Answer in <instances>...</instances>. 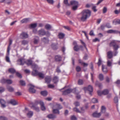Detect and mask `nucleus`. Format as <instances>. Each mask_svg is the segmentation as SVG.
<instances>
[{
  "label": "nucleus",
  "instance_id": "nucleus-1",
  "mask_svg": "<svg viewBox=\"0 0 120 120\" xmlns=\"http://www.w3.org/2000/svg\"><path fill=\"white\" fill-rule=\"evenodd\" d=\"M32 68L33 70L32 72V75L33 76L38 75L39 76L42 78H43L44 77V75L41 72H38L36 69H38V66L35 64H33L32 65Z\"/></svg>",
  "mask_w": 120,
  "mask_h": 120
},
{
  "label": "nucleus",
  "instance_id": "nucleus-2",
  "mask_svg": "<svg viewBox=\"0 0 120 120\" xmlns=\"http://www.w3.org/2000/svg\"><path fill=\"white\" fill-rule=\"evenodd\" d=\"M91 12L89 10H83L81 13L82 16L81 18V20L83 21H85L90 15Z\"/></svg>",
  "mask_w": 120,
  "mask_h": 120
},
{
  "label": "nucleus",
  "instance_id": "nucleus-3",
  "mask_svg": "<svg viewBox=\"0 0 120 120\" xmlns=\"http://www.w3.org/2000/svg\"><path fill=\"white\" fill-rule=\"evenodd\" d=\"M73 92L76 94V97L78 99H79L80 98V96L79 94V93L76 92L75 89H69L66 90L63 92V94L64 95H66L71 93Z\"/></svg>",
  "mask_w": 120,
  "mask_h": 120
},
{
  "label": "nucleus",
  "instance_id": "nucleus-4",
  "mask_svg": "<svg viewBox=\"0 0 120 120\" xmlns=\"http://www.w3.org/2000/svg\"><path fill=\"white\" fill-rule=\"evenodd\" d=\"M24 112L27 113V116L29 118L31 117L33 115V111H30L28 108H25Z\"/></svg>",
  "mask_w": 120,
  "mask_h": 120
},
{
  "label": "nucleus",
  "instance_id": "nucleus-5",
  "mask_svg": "<svg viewBox=\"0 0 120 120\" xmlns=\"http://www.w3.org/2000/svg\"><path fill=\"white\" fill-rule=\"evenodd\" d=\"M70 4L72 5L73 6L72 8L73 10L75 11L77 9L78 5V2L77 1L74 0L71 1L70 2Z\"/></svg>",
  "mask_w": 120,
  "mask_h": 120
},
{
  "label": "nucleus",
  "instance_id": "nucleus-6",
  "mask_svg": "<svg viewBox=\"0 0 120 120\" xmlns=\"http://www.w3.org/2000/svg\"><path fill=\"white\" fill-rule=\"evenodd\" d=\"M110 46H113L114 49L115 50H117L119 48V46L116 44V41L114 40L112 41L110 43Z\"/></svg>",
  "mask_w": 120,
  "mask_h": 120
},
{
  "label": "nucleus",
  "instance_id": "nucleus-7",
  "mask_svg": "<svg viewBox=\"0 0 120 120\" xmlns=\"http://www.w3.org/2000/svg\"><path fill=\"white\" fill-rule=\"evenodd\" d=\"M35 103L37 104H39L41 106V109L43 111H45L46 108L44 106L43 102L41 100L37 101H35Z\"/></svg>",
  "mask_w": 120,
  "mask_h": 120
},
{
  "label": "nucleus",
  "instance_id": "nucleus-8",
  "mask_svg": "<svg viewBox=\"0 0 120 120\" xmlns=\"http://www.w3.org/2000/svg\"><path fill=\"white\" fill-rule=\"evenodd\" d=\"M52 109H60L63 108V107L57 103H54L52 105Z\"/></svg>",
  "mask_w": 120,
  "mask_h": 120
},
{
  "label": "nucleus",
  "instance_id": "nucleus-9",
  "mask_svg": "<svg viewBox=\"0 0 120 120\" xmlns=\"http://www.w3.org/2000/svg\"><path fill=\"white\" fill-rule=\"evenodd\" d=\"M83 89L85 91H86L87 90H88L90 92L89 94L91 95H92V93L91 92H92L93 89L92 86H91L89 85L87 87H85L83 88Z\"/></svg>",
  "mask_w": 120,
  "mask_h": 120
},
{
  "label": "nucleus",
  "instance_id": "nucleus-10",
  "mask_svg": "<svg viewBox=\"0 0 120 120\" xmlns=\"http://www.w3.org/2000/svg\"><path fill=\"white\" fill-rule=\"evenodd\" d=\"M9 47L7 49V54L6 56L5 57V60L8 63H10L11 62L10 58L8 56L9 54L10 49Z\"/></svg>",
  "mask_w": 120,
  "mask_h": 120
},
{
  "label": "nucleus",
  "instance_id": "nucleus-11",
  "mask_svg": "<svg viewBox=\"0 0 120 120\" xmlns=\"http://www.w3.org/2000/svg\"><path fill=\"white\" fill-rule=\"evenodd\" d=\"M7 102L8 104H11L13 105H15L18 104V103L15 100L13 99H11L8 101Z\"/></svg>",
  "mask_w": 120,
  "mask_h": 120
},
{
  "label": "nucleus",
  "instance_id": "nucleus-12",
  "mask_svg": "<svg viewBox=\"0 0 120 120\" xmlns=\"http://www.w3.org/2000/svg\"><path fill=\"white\" fill-rule=\"evenodd\" d=\"M37 104L35 102V104L33 103H31L30 105V106L31 108H33V109L35 110L36 111L38 112L39 111V109L38 107H36V105Z\"/></svg>",
  "mask_w": 120,
  "mask_h": 120
},
{
  "label": "nucleus",
  "instance_id": "nucleus-13",
  "mask_svg": "<svg viewBox=\"0 0 120 120\" xmlns=\"http://www.w3.org/2000/svg\"><path fill=\"white\" fill-rule=\"evenodd\" d=\"M20 37L22 38L25 39L28 37V35L27 33L23 32L21 34Z\"/></svg>",
  "mask_w": 120,
  "mask_h": 120
},
{
  "label": "nucleus",
  "instance_id": "nucleus-14",
  "mask_svg": "<svg viewBox=\"0 0 120 120\" xmlns=\"http://www.w3.org/2000/svg\"><path fill=\"white\" fill-rule=\"evenodd\" d=\"M38 34L40 36H43L45 35V31L44 29H41L39 30L38 32Z\"/></svg>",
  "mask_w": 120,
  "mask_h": 120
},
{
  "label": "nucleus",
  "instance_id": "nucleus-15",
  "mask_svg": "<svg viewBox=\"0 0 120 120\" xmlns=\"http://www.w3.org/2000/svg\"><path fill=\"white\" fill-rule=\"evenodd\" d=\"M101 115V112L98 113L96 112H94L92 114L93 116L95 117H99Z\"/></svg>",
  "mask_w": 120,
  "mask_h": 120
},
{
  "label": "nucleus",
  "instance_id": "nucleus-16",
  "mask_svg": "<svg viewBox=\"0 0 120 120\" xmlns=\"http://www.w3.org/2000/svg\"><path fill=\"white\" fill-rule=\"evenodd\" d=\"M81 111H80L76 107L74 108L73 109V110L74 111L77 112L81 113L82 112H83L84 111V110L83 109V107H81Z\"/></svg>",
  "mask_w": 120,
  "mask_h": 120
},
{
  "label": "nucleus",
  "instance_id": "nucleus-17",
  "mask_svg": "<svg viewBox=\"0 0 120 120\" xmlns=\"http://www.w3.org/2000/svg\"><path fill=\"white\" fill-rule=\"evenodd\" d=\"M30 87L29 89V91L32 93H35V90L34 88V86L31 84H30Z\"/></svg>",
  "mask_w": 120,
  "mask_h": 120
},
{
  "label": "nucleus",
  "instance_id": "nucleus-18",
  "mask_svg": "<svg viewBox=\"0 0 120 120\" xmlns=\"http://www.w3.org/2000/svg\"><path fill=\"white\" fill-rule=\"evenodd\" d=\"M18 64L20 65H23L24 63V60L22 58L19 59L18 61Z\"/></svg>",
  "mask_w": 120,
  "mask_h": 120
},
{
  "label": "nucleus",
  "instance_id": "nucleus-19",
  "mask_svg": "<svg viewBox=\"0 0 120 120\" xmlns=\"http://www.w3.org/2000/svg\"><path fill=\"white\" fill-rule=\"evenodd\" d=\"M45 80L47 84H49L51 81V77L49 76H47L45 78Z\"/></svg>",
  "mask_w": 120,
  "mask_h": 120
},
{
  "label": "nucleus",
  "instance_id": "nucleus-20",
  "mask_svg": "<svg viewBox=\"0 0 120 120\" xmlns=\"http://www.w3.org/2000/svg\"><path fill=\"white\" fill-rule=\"evenodd\" d=\"M52 112L54 114H59L60 113V112L59 111L60 109H52Z\"/></svg>",
  "mask_w": 120,
  "mask_h": 120
},
{
  "label": "nucleus",
  "instance_id": "nucleus-21",
  "mask_svg": "<svg viewBox=\"0 0 120 120\" xmlns=\"http://www.w3.org/2000/svg\"><path fill=\"white\" fill-rule=\"evenodd\" d=\"M30 21V19L29 18H26L23 19L21 21L22 23H26Z\"/></svg>",
  "mask_w": 120,
  "mask_h": 120
},
{
  "label": "nucleus",
  "instance_id": "nucleus-22",
  "mask_svg": "<svg viewBox=\"0 0 120 120\" xmlns=\"http://www.w3.org/2000/svg\"><path fill=\"white\" fill-rule=\"evenodd\" d=\"M102 68L103 71L105 73H106L108 72V70L106 66L102 65Z\"/></svg>",
  "mask_w": 120,
  "mask_h": 120
},
{
  "label": "nucleus",
  "instance_id": "nucleus-23",
  "mask_svg": "<svg viewBox=\"0 0 120 120\" xmlns=\"http://www.w3.org/2000/svg\"><path fill=\"white\" fill-rule=\"evenodd\" d=\"M0 103L1 105V106L3 108H4L6 107L5 105V101L2 99L0 100Z\"/></svg>",
  "mask_w": 120,
  "mask_h": 120
},
{
  "label": "nucleus",
  "instance_id": "nucleus-24",
  "mask_svg": "<svg viewBox=\"0 0 120 120\" xmlns=\"http://www.w3.org/2000/svg\"><path fill=\"white\" fill-rule=\"evenodd\" d=\"M56 117L55 115L52 114H49L47 116V117L50 119H54L56 118Z\"/></svg>",
  "mask_w": 120,
  "mask_h": 120
},
{
  "label": "nucleus",
  "instance_id": "nucleus-25",
  "mask_svg": "<svg viewBox=\"0 0 120 120\" xmlns=\"http://www.w3.org/2000/svg\"><path fill=\"white\" fill-rule=\"evenodd\" d=\"M59 80L58 77L57 76L54 77L53 79V81L54 83H56Z\"/></svg>",
  "mask_w": 120,
  "mask_h": 120
},
{
  "label": "nucleus",
  "instance_id": "nucleus-26",
  "mask_svg": "<svg viewBox=\"0 0 120 120\" xmlns=\"http://www.w3.org/2000/svg\"><path fill=\"white\" fill-rule=\"evenodd\" d=\"M7 88L8 90L10 92H12L14 90V88L10 86H7Z\"/></svg>",
  "mask_w": 120,
  "mask_h": 120
},
{
  "label": "nucleus",
  "instance_id": "nucleus-27",
  "mask_svg": "<svg viewBox=\"0 0 120 120\" xmlns=\"http://www.w3.org/2000/svg\"><path fill=\"white\" fill-rule=\"evenodd\" d=\"M112 52L111 51H109L108 52L107 56L109 58H111L112 57Z\"/></svg>",
  "mask_w": 120,
  "mask_h": 120
},
{
  "label": "nucleus",
  "instance_id": "nucleus-28",
  "mask_svg": "<svg viewBox=\"0 0 120 120\" xmlns=\"http://www.w3.org/2000/svg\"><path fill=\"white\" fill-rule=\"evenodd\" d=\"M39 38L38 37H36L34 38V44H37L39 41Z\"/></svg>",
  "mask_w": 120,
  "mask_h": 120
},
{
  "label": "nucleus",
  "instance_id": "nucleus-29",
  "mask_svg": "<svg viewBox=\"0 0 120 120\" xmlns=\"http://www.w3.org/2000/svg\"><path fill=\"white\" fill-rule=\"evenodd\" d=\"M107 32L108 33H117L118 31L115 30H110L108 31Z\"/></svg>",
  "mask_w": 120,
  "mask_h": 120
},
{
  "label": "nucleus",
  "instance_id": "nucleus-30",
  "mask_svg": "<svg viewBox=\"0 0 120 120\" xmlns=\"http://www.w3.org/2000/svg\"><path fill=\"white\" fill-rule=\"evenodd\" d=\"M55 59L56 61H59L61 60V57L60 55H57L55 56Z\"/></svg>",
  "mask_w": 120,
  "mask_h": 120
},
{
  "label": "nucleus",
  "instance_id": "nucleus-31",
  "mask_svg": "<svg viewBox=\"0 0 120 120\" xmlns=\"http://www.w3.org/2000/svg\"><path fill=\"white\" fill-rule=\"evenodd\" d=\"M52 48L54 50H56L57 48V45L55 43H52L51 45Z\"/></svg>",
  "mask_w": 120,
  "mask_h": 120
},
{
  "label": "nucleus",
  "instance_id": "nucleus-32",
  "mask_svg": "<svg viewBox=\"0 0 120 120\" xmlns=\"http://www.w3.org/2000/svg\"><path fill=\"white\" fill-rule=\"evenodd\" d=\"M45 28L47 30H49L52 28V26L49 24L46 25L45 26Z\"/></svg>",
  "mask_w": 120,
  "mask_h": 120
},
{
  "label": "nucleus",
  "instance_id": "nucleus-33",
  "mask_svg": "<svg viewBox=\"0 0 120 120\" xmlns=\"http://www.w3.org/2000/svg\"><path fill=\"white\" fill-rule=\"evenodd\" d=\"M64 35L63 33H60L58 35V37L60 39L63 38L64 37Z\"/></svg>",
  "mask_w": 120,
  "mask_h": 120
},
{
  "label": "nucleus",
  "instance_id": "nucleus-34",
  "mask_svg": "<svg viewBox=\"0 0 120 120\" xmlns=\"http://www.w3.org/2000/svg\"><path fill=\"white\" fill-rule=\"evenodd\" d=\"M42 41L45 43L48 42L49 40L48 39L45 38H43L42 39Z\"/></svg>",
  "mask_w": 120,
  "mask_h": 120
},
{
  "label": "nucleus",
  "instance_id": "nucleus-35",
  "mask_svg": "<svg viewBox=\"0 0 120 120\" xmlns=\"http://www.w3.org/2000/svg\"><path fill=\"white\" fill-rule=\"evenodd\" d=\"M106 111V108L104 106H102L101 107V112L102 113H105Z\"/></svg>",
  "mask_w": 120,
  "mask_h": 120
},
{
  "label": "nucleus",
  "instance_id": "nucleus-36",
  "mask_svg": "<svg viewBox=\"0 0 120 120\" xmlns=\"http://www.w3.org/2000/svg\"><path fill=\"white\" fill-rule=\"evenodd\" d=\"M41 94L42 95L45 96L47 95V91H42L41 92Z\"/></svg>",
  "mask_w": 120,
  "mask_h": 120
},
{
  "label": "nucleus",
  "instance_id": "nucleus-37",
  "mask_svg": "<svg viewBox=\"0 0 120 120\" xmlns=\"http://www.w3.org/2000/svg\"><path fill=\"white\" fill-rule=\"evenodd\" d=\"M109 93L108 90L107 89H105L102 91V94L103 95H106Z\"/></svg>",
  "mask_w": 120,
  "mask_h": 120
},
{
  "label": "nucleus",
  "instance_id": "nucleus-38",
  "mask_svg": "<svg viewBox=\"0 0 120 120\" xmlns=\"http://www.w3.org/2000/svg\"><path fill=\"white\" fill-rule=\"evenodd\" d=\"M99 78L100 80L101 81L103 80L104 79L103 75L102 74H100L99 75Z\"/></svg>",
  "mask_w": 120,
  "mask_h": 120
},
{
  "label": "nucleus",
  "instance_id": "nucleus-39",
  "mask_svg": "<svg viewBox=\"0 0 120 120\" xmlns=\"http://www.w3.org/2000/svg\"><path fill=\"white\" fill-rule=\"evenodd\" d=\"M26 63L28 65H29L32 64V62L31 60H29L27 61Z\"/></svg>",
  "mask_w": 120,
  "mask_h": 120
},
{
  "label": "nucleus",
  "instance_id": "nucleus-40",
  "mask_svg": "<svg viewBox=\"0 0 120 120\" xmlns=\"http://www.w3.org/2000/svg\"><path fill=\"white\" fill-rule=\"evenodd\" d=\"M9 71L11 73H14L15 72V70L13 68H10L9 70Z\"/></svg>",
  "mask_w": 120,
  "mask_h": 120
},
{
  "label": "nucleus",
  "instance_id": "nucleus-41",
  "mask_svg": "<svg viewBox=\"0 0 120 120\" xmlns=\"http://www.w3.org/2000/svg\"><path fill=\"white\" fill-rule=\"evenodd\" d=\"M28 42V41L26 40H23L22 42V44L24 45H25L27 44Z\"/></svg>",
  "mask_w": 120,
  "mask_h": 120
},
{
  "label": "nucleus",
  "instance_id": "nucleus-42",
  "mask_svg": "<svg viewBox=\"0 0 120 120\" xmlns=\"http://www.w3.org/2000/svg\"><path fill=\"white\" fill-rule=\"evenodd\" d=\"M92 102L93 103H96L98 102V100L97 99L94 98L92 99Z\"/></svg>",
  "mask_w": 120,
  "mask_h": 120
},
{
  "label": "nucleus",
  "instance_id": "nucleus-43",
  "mask_svg": "<svg viewBox=\"0 0 120 120\" xmlns=\"http://www.w3.org/2000/svg\"><path fill=\"white\" fill-rule=\"evenodd\" d=\"M47 1L49 3L52 4L54 3V1L53 0H47Z\"/></svg>",
  "mask_w": 120,
  "mask_h": 120
},
{
  "label": "nucleus",
  "instance_id": "nucleus-44",
  "mask_svg": "<svg viewBox=\"0 0 120 120\" xmlns=\"http://www.w3.org/2000/svg\"><path fill=\"white\" fill-rule=\"evenodd\" d=\"M78 83L79 85H82L83 83V81L82 79H79L78 81Z\"/></svg>",
  "mask_w": 120,
  "mask_h": 120
},
{
  "label": "nucleus",
  "instance_id": "nucleus-45",
  "mask_svg": "<svg viewBox=\"0 0 120 120\" xmlns=\"http://www.w3.org/2000/svg\"><path fill=\"white\" fill-rule=\"evenodd\" d=\"M30 26L31 27L34 28L37 26V24L36 23H34L31 24Z\"/></svg>",
  "mask_w": 120,
  "mask_h": 120
},
{
  "label": "nucleus",
  "instance_id": "nucleus-46",
  "mask_svg": "<svg viewBox=\"0 0 120 120\" xmlns=\"http://www.w3.org/2000/svg\"><path fill=\"white\" fill-rule=\"evenodd\" d=\"M12 82V81L11 80L9 79L7 80L6 83L8 84H11Z\"/></svg>",
  "mask_w": 120,
  "mask_h": 120
},
{
  "label": "nucleus",
  "instance_id": "nucleus-47",
  "mask_svg": "<svg viewBox=\"0 0 120 120\" xmlns=\"http://www.w3.org/2000/svg\"><path fill=\"white\" fill-rule=\"evenodd\" d=\"M74 49L75 51H77L79 50V48L78 45H75L74 46Z\"/></svg>",
  "mask_w": 120,
  "mask_h": 120
},
{
  "label": "nucleus",
  "instance_id": "nucleus-48",
  "mask_svg": "<svg viewBox=\"0 0 120 120\" xmlns=\"http://www.w3.org/2000/svg\"><path fill=\"white\" fill-rule=\"evenodd\" d=\"M114 102L116 103H117L118 102V98L117 96H116L114 98Z\"/></svg>",
  "mask_w": 120,
  "mask_h": 120
},
{
  "label": "nucleus",
  "instance_id": "nucleus-49",
  "mask_svg": "<svg viewBox=\"0 0 120 120\" xmlns=\"http://www.w3.org/2000/svg\"><path fill=\"white\" fill-rule=\"evenodd\" d=\"M92 9L94 11L96 12L97 11V10L96 9V6L93 4V6H92Z\"/></svg>",
  "mask_w": 120,
  "mask_h": 120
},
{
  "label": "nucleus",
  "instance_id": "nucleus-50",
  "mask_svg": "<svg viewBox=\"0 0 120 120\" xmlns=\"http://www.w3.org/2000/svg\"><path fill=\"white\" fill-rule=\"evenodd\" d=\"M7 79H2L1 80V82L2 83H6Z\"/></svg>",
  "mask_w": 120,
  "mask_h": 120
},
{
  "label": "nucleus",
  "instance_id": "nucleus-51",
  "mask_svg": "<svg viewBox=\"0 0 120 120\" xmlns=\"http://www.w3.org/2000/svg\"><path fill=\"white\" fill-rule=\"evenodd\" d=\"M5 90L4 88L3 87H0V93H2Z\"/></svg>",
  "mask_w": 120,
  "mask_h": 120
},
{
  "label": "nucleus",
  "instance_id": "nucleus-52",
  "mask_svg": "<svg viewBox=\"0 0 120 120\" xmlns=\"http://www.w3.org/2000/svg\"><path fill=\"white\" fill-rule=\"evenodd\" d=\"M20 84L22 86H24L25 84V82L23 80L20 81Z\"/></svg>",
  "mask_w": 120,
  "mask_h": 120
},
{
  "label": "nucleus",
  "instance_id": "nucleus-53",
  "mask_svg": "<svg viewBox=\"0 0 120 120\" xmlns=\"http://www.w3.org/2000/svg\"><path fill=\"white\" fill-rule=\"evenodd\" d=\"M93 6V4H87L86 5V8H90L91 7H92V6Z\"/></svg>",
  "mask_w": 120,
  "mask_h": 120
},
{
  "label": "nucleus",
  "instance_id": "nucleus-54",
  "mask_svg": "<svg viewBox=\"0 0 120 120\" xmlns=\"http://www.w3.org/2000/svg\"><path fill=\"white\" fill-rule=\"evenodd\" d=\"M16 75L19 77L21 78H22V77L21 75L18 72H16Z\"/></svg>",
  "mask_w": 120,
  "mask_h": 120
},
{
  "label": "nucleus",
  "instance_id": "nucleus-55",
  "mask_svg": "<svg viewBox=\"0 0 120 120\" xmlns=\"http://www.w3.org/2000/svg\"><path fill=\"white\" fill-rule=\"evenodd\" d=\"M48 87L50 88H52L54 87V86L53 85L49 84L48 85Z\"/></svg>",
  "mask_w": 120,
  "mask_h": 120
},
{
  "label": "nucleus",
  "instance_id": "nucleus-56",
  "mask_svg": "<svg viewBox=\"0 0 120 120\" xmlns=\"http://www.w3.org/2000/svg\"><path fill=\"white\" fill-rule=\"evenodd\" d=\"M95 85L96 86H99L100 87H101V84L99 83L97 81L95 83Z\"/></svg>",
  "mask_w": 120,
  "mask_h": 120
},
{
  "label": "nucleus",
  "instance_id": "nucleus-57",
  "mask_svg": "<svg viewBox=\"0 0 120 120\" xmlns=\"http://www.w3.org/2000/svg\"><path fill=\"white\" fill-rule=\"evenodd\" d=\"M81 68L79 66H78L76 67V70L77 71H80L81 70Z\"/></svg>",
  "mask_w": 120,
  "mask_h": 120
},
{
  "label": "nucleus",
  "instance_id": "nucleus-58",
  "mask_svg": "<svg viewBox=\"0 0 120 120\" xmlns=\"http://www.w3.org/2000/svg\"><path fill=\"white\" fill-rule=\"evenodd\" d=\"M71 120H77L76 118L74 116H71Z\"/></svg>",
  "mask_w": 120,
  "mask_h": 120
},
{
  "label": "nucleus",
  "instance_id": "nucleus-59",
  "mask_svg": "<svg viewBox=\"0 0 120 120\" xmlns=\"http://www.w3.org/2000/svg\"><path fill=\"white\" fill-rule=\"evenodd\" d=\"M74 104L76 106H79L80 105L79 103L77 101H76L74 102Z\"/></svg>",
  "mask_w": 120,
  "mask_h": 120
},
{
  "label": "nucleus",
  "instance_id": "nucleus-60",
  "mask_svg": "<svg viewBox=\"0 0 120 120\" xmlns=\"http://www.w3.org/2000/svg\"><path fill=\"white\" fill-rule=\"evenodd\" d=\"M64 3L67 6H69L70 5V4L68 3V0H64Z\"/></svg>",
  "mask_w": 120,
  "mask_h": 120
},
{
  "label": "nucleus",
  "instance_id": "nucleus-61",
  "mask_svg": "<svg viewBox=\"0 0 120 120\" xmlns=\"http://www.w3.org/2000/svg\"><path fill=\"white\" fill-rule=\"evenodd\" d=\"M101 58H100L99 59V60L98 62V65L99 66L101 64Z\"/></svg>",
  "mask_w": 120,
  "mask_h": 120
},
{
  "label": "nucleus",
  "instance_id": "nucleus-62",
  "mask_svg": "<svg viewBox=\"0 0 120 120\" xmlns=\"http://www.w3.org/2000/svg\"><path fill=\"white\" fill-rule=\"evenodd\" d=\"M0 120H7L6 118L3 116H0Z\"/></svg>",
  "mask_w": 120,
  "mask_h": 120
},
{
  "label": "nucleus",
  "instance_id": "nucleus-63",
  "mask_svg": "<svg viewBox=\"0 0 120 120\" xmlns=\"http://www.w3.org/2000/svg\"><path fill=\"white\" fill-rule=\"evenodd\" d=\"M112 62L109 61L108 60L107 61V65L108 66H110L111 65Z\"/></svg>",
  "mask_w": 120,
  "mask_h": 120
},
{
  "label": "nucleus",
  "instance_id": "nucleus-64",
  "mask_svg": "<svg viewBox=\"0 0 120 120\" xmlns=\"http://www.w3.org/2000/svg\"><path fill=\"white\" fill-rule=\"evenodd\" d=\"M45 35L47 36H49L50 35V33L48 31H45Z\"/></svg>",
  "mask_w": 120,
  "mask_h": 120
}]
</instances>
